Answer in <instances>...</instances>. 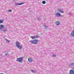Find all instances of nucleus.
<instances>
[{
  "instance_id": "obj_5",
  "label": "nucleus",
  "mask_w": 74,
  "mask_h": 74,
  "mask_svg": "<svg viewBox=\"0 0 74 74\" xmlns=\"http://www.w3.org/2000/svg\"><path fill=\"white\" fill-rule=\"evenodd\" d=\"M31 38L33 39L35 38H38V36H31Z\"/></svg>"
},
{
  "instance_id": "obj_1",
  "label": "nucleus",
  "mask_w": 74,
  "mask_h": 74,
  "mask_svg": "<svg viewBox=\"0 0 74 74\" xmlns=\"http://www.w3.org/2000/svg\"><path fill=\"white\" fill-rule=\"evenodd\" d=\"M30 42L32 44H36L38 42V40L35 39L33 40V41L30 40Z\"/></svg>"
},
{
  "instance_id": "obj_7",
  "label": "nucleus",
  "mask_w": 74,
  "mask_h": 74,
  "mask_svg": "<svg viewBox=\"0 0 74 74\" xmlns=\"http://www.w3.org/2000/svg\"><path fill=\"white\" fill-rule=\"evenodd\" d=\"M58 11L59 12H61V13H64V11H63L62 10V9L59 8L58 10Z\"/></svg>"
},
{
  "instance_id": "obj_13",
  "label": "nucleus",
  "mask_w": 74,
  "mask_h": 74,
  "mask_svg": "<svg viewBox=\"0 0 74 74\" xmlns=\"http://www.w3.org/2000/svg\"><path fill=\"white\" fill-rule=\"evenodd\" d=\"M3 23V20H0V24L1 23Z\"/></svg>"
},
{
  "instance_id": "obj_17",
  "label": "nucleus",
  "mask_w": 74,
  "mask_h": 74,
  "mask_svg": "<svg viewBox=\"0 0 74 74\" xmlns=\"http://www.w3.org/2000/svg\"><path fill=\"white\" fill-rule=\"evenodd\" d=\"M56 55H55V54H53L52 55V56L53 57H56Z\"/></svg>"
},
{
  "instance_id": "obj_4",
  "label": "nucleus",
  "mask_w": 74,
  "mask_h": 74,
  "mask_svg": "<svg viewBox=\"0 0 74 74\" xmlns=\"http://www.w3.org/2000/svg\"><path fill=\"white\" fill-rule=\"evenodd\" d=\"M56 15L57 17H60L61 16V14L59 12H57L56 14Z\"/></svg>"
},
{
  "instance_id": "obj_15",
  "label": "nucleus",
  "mask_w": 74,
  "mask_h": 74,
  "mask_svg": "<svg viewBox=\"0 0 74 74\" xmlns=\"http://www.w3.org/2000/svg\"><path fill=\"white\" fill-rule=\"evenodd\" d=\"M42 3L43 4H45V3H46V2L45 1H43L42 2Z\"/></svg>"
},
{
  "instance_id": "obj_6",
  "label": "nucleus",
  "mask_w": 74,
  "mask_h": 74,
  "mask_svg": "<svg viewBox=\"0 0 74 74\" xmlns=\"http://www.w3.org/2000/svg\"><path fill=\"white\" fill-rule=\"evenodd\" d=\"M28 60L29 62L31 63L33 62V59L31 58H28Z\"/></svg>"
},
{
  "instance_id": "obj_11",
  "label": "nucleus",
  "mask_w": 74,
  "mask_h": 74,
  "mask_svg": "<svg viewBox=\"0 0 74 74\" xmlns=\"http://www.w3.org/2000/svg\"><path fill=\"white\" fill-rule=\"evenodd\" d=\"M56 25H59L60 24V21H56Z\"/></svg>"
},
{
  "instance_id": "obj_19",
  "label": "nucleus",
  "mask_w": 74,
  "mask_h": 74,
  "mask_svg": "<svg viewBox=\"0 0 74 74\" xmlns=\"http://www.w3.org/2000/svg\"><path fill=\"white\" fill-rule=\"evenodd\" d=\"M69 15H71V13H69Z\"/></svg>"
},
{
  "instance_id": "obj_9",
  "label": "nucleus",
  "mask_w": 74,
  "mask_h": 74,
  "mask_svg": "<svg viewBox=\"0 0 74 74\" xmlns=\"http://www.w3.org/2000/svg\"><path fill=\"white\" fill-rule=\"evenodd\" d=\"M71 35L72 37H74V30H73L71 33Z\"/></svg>"
},
{
  "instance_id": "obj_2",
  "label": "nucleus",
  "mask_w": 74,
  "mask_h": 74,
  "mask_svg": "<svg viewBox=\"0 0 74 74\" xmlns=\"http://www.w3.org/2000/svg\"><path fill=\"white\" fill-rule=\"evenodd\" d=\"M16 47H18V49H21L22 48V47L21 46V45H20L19 42H16Z\"/></svg>"
},
{
  "instance_id": "obj_12",
  "label": "nucleus",
  "mask_w": 74,
  "mask_h": 74,
  "mask_svg": "<svg viewBox=\"0 0 74 74\" xmlns=\"http://www.w3.org/2000/svg\"><path fill=\"white\" fill-rule=\"evenodd\" d=\"M6 42H7V43H10V41L7 40V39H6Z\"/></svg>"
},
{
  "instance_id": "obj_16",
  "label": "nucleus",
  "mask_w": 74,
  "mask_h": 74,
  "mask_svg": "<svg viewBox=\"0 0 74 74\" xmlns=\"http://www.w3.org/2000/svg\"><path fill=\"white\" fill-rule=\"evenodd\" d=\"M8 11V12H12V10H9Z\"/></svg>"
},
{
  "instance_id": "obj_3",
  "label": "nucleus",
  "mask_w": 74,
  "mask_h": 74,
  "mask_svg": "<svg viewBox=\"0 0 74 74\" xmlns=\"http://www.w3.org/2000/svg\"><path fill=\"white\" fill-rule=\"evenodd\" d=\"M23 58H18L17 59L16 61L17 62H22V60H23Z\"/></svg>"
},
{
  "instance_id": "obj_8",
  "label": "nucleus",
  "mask_w": 74,
  "mask_h": 74,
  "mask_svg": "<svg viewBox=\"0 0 74 74\" xmlns=\"http://www.w3.org/2000/svg\"><path fill=\"white\" fill-rule=\"evenodd\" d=\"M69 74H74V71L73 70H70Z\"/></svg>"
},
{
  "instance_id": "obj_21",
  "label": "nucleus",
  "mask_w": 74,
  "mask_h": 74,
  "mask_svg": "<svg viewBox=\"0 0 74 74\" xmlns=\"http://www.w3.org/2000/svg\"><path fill=\"white\" fill-rule=\"evenodd\" d=\"M0 74H3V73H1Z\"/></svg>"
},
{
  "instance_id": "obj_18",
  "label": "nucleus",
  "mask_w": 74,
  "mask_h": 74,
  "mask_svg": "<svg viewBox=\"0 0 74 74\" xmlns=\"http://www.w3.org/2000/svg\"><path fill=\"white\" fill-rule=\"evenodd\" d=\"M31 71L32 72H33V73H34V70H31Z\"/></svg>"
},
{
  "instance_id": "obj_14",
  "label": "nucleus",
  "mask_w": 74,
  "mask_h": 74,
  "mask_svg": "<svg viewBox=\"0 0 74 74\" xmlns=\"http://www.w3.org/2000/svg\"><path fill=\"white\" fill-rule=\"evenodd\" d=\"M24 3H18L17 4H16L17 5H22V4H24Z\"/></svg>"
},
{
  "instance_id": "obj_20",
  "label": "nucleus",
  "mask_w": 74,
  "mask_h": 74,
  "mask_svg": "<svg viewBox=\"0 0 74 74\" xmlns=\"http://www.w3.org/2000/svg\"><path fill=\"white\" fill-rule=\"evenodd\" d=\"M8 53H6V54H5V55H8Z\"/></svg>"
},
{
  "instance_id": "obj_10",
  "label": "nucleus",
  "mask_w": 74,
  "mask_h": 74,
  "mask_svg": "<svg viewBox=\"0 0 74 74\" xmlns=\"http://www.w3.org/2000/svg\"><path fill=\"white\" fill-rule=\"evenodd\" d=\"M4 26L3 25H0V29H3L4 28Z\"/></svg>"
}]
</instances>
